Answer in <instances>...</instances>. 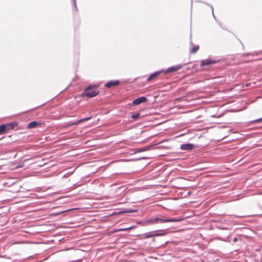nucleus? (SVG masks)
Returning a JSON list of instances; mask_svg holds the SVG:
<instances>
[{
  "label": "nucleus",
  "mask_w": 262,
  "mask_h": 262,
  "mask_svg": "<svg viewBox=\"0 0 262 262\" xmlns=\"http://www.w3.org/2000/svg\"><path fill=\"white\" fill-rule=\"evenodd\" d=\"M90 119H91V117H88V118H83V119H80V120L77 121L76 122H75L73 123L72 124V125L78 124H79L80 123H81L82 122L88 121V120H90Z\"/></svg>",
  "instance_id": "obj_11"
},
{
  "label": "nucleus",
  "mask_w": 262,
  "mask_h": 262,
  "mask_svg": "<svg viewBox=\"0 0 262 262\" xmlns=\"http://www.w3.org/2000/svg\"><path fill=\"white\" fill-rule=\"evenodd\" d=\"M161 73H162V71H157V72H156L151 74L149 76V77L148 78L147 81H151V80L155 79V78L158 77Z\"/></svg>",
  "instance_id": "obj_10"
},
{
  "label": "nucleus",
  "mask_w": 262,
  "mask_h": 262,
  "mask_svg": "<svg viewBox=\"0 0 262 262\" xmlns=\"http://www.w3.org/2000/svg\"><path fill=\"white\" fill-rule=\"evenodd\" d=\"M5 126H6V130L12 129L16 127L18 123L17 122H14L8 124H4Z\"/></svg>",
  "instance_id": "obj_9"
},
{
  "label": "nucleus",
  "mask_w": 262,
  "mask_h": 262,
  "mask_svg": "<svg viewBox=\"0 0 262 262\" xmlns=\"http://www.w3.org/2000/svg\"><path fill=\"white\" fill-rule=\"evenodd\" d=\"M166 234V233H155V236H164Z\"/></svg>",
  "instance_id": "obj_17"
},
{
  "label": "nucleus",
  "mask_w": 262,
  "mask_h": 262,
  "mask_svg": "<svg viewBox=\"0 0 262 262\" xmlns=\"http://www.w3.org/2000/svg\"><path fill=\"white\" fill-rule=\"evenodd\" d=\"M97 86H89L84 91L82 94V96H86L89 98H92L97 96L99 94V91L96 90Z\"/></svg>",
  "instance_id": "obj_2"
},
{
  "label": "nucleus",
  "mask_w": 262,
  "mask_h": 262,
  "mask_svg": "<svg viewBox=\"0 0 262 262\" xmlns=\"http://www.w3.org/2000/svg\"><path fill=\"white\" fill-rule=\"evenodd\" d=\"M132 228H133V227H130V228H125V229H119L118 231H126V230H130V229H132Z\"/></svg>",
  "instance_id": "obj_18"
},
{
  "label": "nucleus",
  "mask_w": 262,
  "mask_h": 262,
  "mask_svg": "<svg viewBox=\"0 0 262 262\" xmlns=\"http://www.w3.org/2000/svg\"><path fill=\"white\" fill-rule=\"evenodd\" d=\"M254 122H262V118L255 120Z\"/></svg>",
  "instance_id": "obj_19"
},
{
  "label": "nucleus",
  "mask_w": 262,
  "mask_h": 262,
  "mask_svg": "<svg viewBox=\"0 0 262 262\" xmlns=\"http://www.w3.org/2000/svg\"><path fill=\"white\" fill-rule=\"evenodd\" d=\"M6 131V126L4 124L0 125V135H2Z\"/></svg>",
  "instance_id": "obj_12"
},
{
  "label": "nucleus",
  "mask_w": 262,
  "mask_h": 262,
  "mask_svg": "<svg viewBox=\"0 0 262 262\" xmlns=\"http://www.w3.org/2000/svg\"><path fill=\"white\" fill-rule=\"evenodd\" d=\"M181 220V219H168L164 217H155L146 221L145 224L146 225H150L153 224L164 223L167 222H178Z\"/></svg>",
  "instance_id": "obj_1"
},
{
  "label": "nucleus",
  "mask_w": 262,
  "mask_h": 262,
  "mask_svg": "<svg viewBox=\"0 0 262 262\" xmlns=\"http://www.w3.org/2000/svg\"><path fill=\"white\" fill-rule=\"evenodd\" d=\"M193 147L194 145L192 144L188 143L182 145L181 149L182 150H191Z\"/></svg>",
  "instance_id": "obj_8"
},
{
  "label": "nucleus",
  "mask_w": 262,
  "mask_h": 262,
  "mask_svg": "<svg viewBox=\"0 0 262 262\" xmlns=\"http://www.w3.org/2000/svg\"><path fill=\"white\" fill-rule=\"evenodd\" d=\"M182 68V66L181 65H176L172 67H171L169 68H168L167 70L164 71V73L165 74L169 73H172L174 72H176L177 71H178Z\"/></svg>",
  "instance_id": "obj_3"
},
{
  "label": "nucleus",
  "mask_w": 262,
  "mask_h": 262,
  "mask_svg": "<svg viewBox=\"0 0 262 262\" xmlns=\"http://www.w3.org/2000/svg\"><path fill=\"white\" fill-rule=\"evenodd\" d=\"M120 82L119 80H111L105 84V86L107 88H110L112 87L117 86L119 85Z\"/></svg>",
  "instance_id": "obj_4"
},
{
  "label": "nucleus",
  "mask_w": 262,
  "mask_h": 262,
  "mask_svg": "<svg viewBox=\"0 0 262 262\" xmlns=\"http://www.w3.org/2000/svg\"><path fill=\"white\" fill-rule=\"evenodd\" d=\"M41 123L40 122H38L37 121H32L31 122H30L28 125V128L30 129V128H35L37 126H41Z\"/></svg>",
  "instance_id": "obj_7"
},
{
  "label": "nucleus",
  "mask_w": 262,
  "mask_h": 262,
  "mask_svg": "<svg viewBox=\"0 0 262 262\" xmlns=\"http://www.w3.org/2000/svg\"><path fill=\"white\" fill-rule=\"evenodd\" d=\"M140 116V114L139 113H136V114H133L131 116V117L132 118L134 119H136L137 118H138Z\"/></svg>",
  "instance_id": "obj_14"
},
{
  "label": "nucleus",
  "mask_w": 262,
  "mask_h": 262,
  "mask_svg": "<svg viewBox=\"0 0 262 262\" xmlns=\"http://www.w3.org/2000/svg\"><path fill=\"white\" fill-rule=\"evenodd\" d=\"M152 236H155V234H150V233H146L144 235V238H150V237H151Z\"/></svg>",
  "instance_id": "obj_15"
},
{
  "label": "nucleus",
  "mask_w": 262,
  "mask_h": 262,
  "mask_svg": "<svg viewBox=\"0 0 262 262\" xmlns=\"http://www.w3.org/2000/svg\"><path fill=\"white\" fill-rule=\"evenodd\" d=\"M199 49V46H194L192 47L190 50V52L192 54H194L196 52V51Z\"/></svg>",
  "instance_id": "obj_13"
},
{
  "label": "nucleus",
  "mask_w": 262,
  "mask_h": 262,
  "mask_svg": "<svg viewBox=\"0 0 262 262\" xmlns=\"http://www.w3.org/2000/svg\"><path fill=\"white\" fill-rule=\"evenodd\" d=\"M137 211V210L128 209V210H126L122 211V212L123 213H133V212H136Z\"/></svg>",
  "instance_id": "obj_16"
},
{
  "label": "nucleus",
  "mask_w": 262,
  "mask_h": 262,
  "mask_svg": "<svg viewBox=\"0 0 262 262\" xmlns=\"http://www.w3.org/2000/svg\"><path fill=\"white\" fill-rule=\"evenodd\" d=\"M65 211H62L61 212V213H62V212H64ZM60 213H61V212H60V213H57L56 214H60Z\"/></svg>",
  "instance_id": "obj_21"
},
{
  "label": "nucleus",
  "mask_w": 262,
  "mask_h": 262,
  "mask_svg": "<svg viewBox=\"0 0 262 262\" xmlns=\"http://www.w3.org/2000/svg\"><path fill=\"white\" fill-rule=\"evenodd\" d=\"M237 237H234V238L233 239V242H237Z\"/></svg>",
  "instance_id": "obj_20"
},
{
  "label": "nucleus",
  "mask_w": 262,
  "mask_h": 262,
  "mask_svg": "<svg viewBox=\"0 0 262 262\" xmlns=\"http://www.w3.org/2000/svg\"><path fill=\"white\" fill-rule=\"evenodd\" d=\"M147 98L145 97H141L134 100L133 102V104L134 105H137L141 104V103L146 102Z\"/></svg>",
  "instance_id": "obj_5"
},
{
  "label": "nucleus",
  "mask_w": 262,
  "mask_h": 262,
  "mask_svg": "<svg viewBox=\"0 0 262 262\" xmlns=\"http://www.w3.org/2000/svg\"><path fill=\"white\" fill-rule=\"evenodd\" d=\"M216 62L215 60H211L210 59H207L205 60H203L201 62V66H204L207 65H210L214 64Z\"/></svg>",
  "instance_id": "obj_6"
}]
</instances>
